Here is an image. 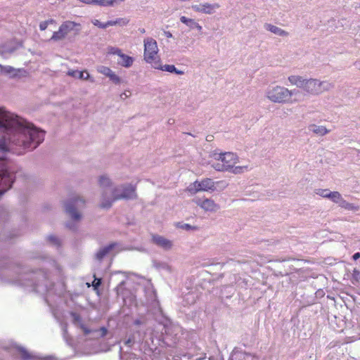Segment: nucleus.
I'll return each mask as SVG.
<instances>
[{"instance_id": "obj_38", "label": "nucleus", "mask_w": 360, "mask_h": 360, "mask_svg": "<svg viewBox=\"0 0 360 360\" xmlns=\"http://www.w3.org/2000/svg\"><path fill=\"white\" fill-rule=\"evenodd\" d=\"M47 241L52 245L56 247H60L61 245V243L60 239L53 235H49L47 236Z\"/></svg>"}, {"instance_id": "obj_47", "label": "nucleus", "mask_w": 360, "mask_h": 360, "mask_svg": "<svg viewBox=\"0 0 360 360\" xmlns=\"http://www.w3.org/2000/svg\"><path fill=\"white\" fill-rule=\"evenodd\" d=\"M247 166H243V167H240V166H238V167H233V173L234 174H240V173H243L244 169H247Z\"/></svg>"}, {"instance_id": "obj_36", "label": "nucleus", "mask_w": 360, "mask_h": 360, "mask_svg": "<svg viewBox=\"0 0 360 360\" xmlns=\"http://www.w3.org/2000/svg\"><path fill=\"white\" fill-rule=\"evenodd\" d=\"M191 194H195L196 193L200 191L199 188V181L196 180L193 183H191L186 188Z\"/></svg>"}, {"instance_id": "obj_4", "label": "nucleus", "mask_w": 360, "mask_h": 360, "mask_svg": "<svg viewBox=\"0 0 360 360\" xmlns=\"http://www.w3.org/2000/svg\"><path fill=\"white\" fill-rule=\"evenodd\" d=\"M15 180V174L5 162L0 160V198L12 187Z\"/></svg>"}, {"instance_id": "obj_7", "label": "nucleus", "mask_w": 360, "mask_h": 360, "mask_svg": "<svg viewBox=\"0 0 360 360\" xmlns=\"http://www.w3.org/2000/svg\"><path fill=\"white\" fill-rule=\"evenodd\" d=\"M158 53L157 41L153 38L144 39V59L148 63H152L155 56Z\"/></svg>"}, {"instance_id": "obj_44", "label": "nucleus", "mask_w": 360, "mask_h": 360, "mask_svg": "<svg viewBox=\"0 0 360 360\" xmlns=\"http://www.w3.org/2000/svg\"><path fill=\"white\" fill-rule=\"evenodd\" d=\"M95 333H98V337L103 338L108 334V330L105 327L103 326L98 330H95Z\"/></svg>"}, {"instance_id": "obj_26", "label": "nucleus", "mask_w": 360, "mask_h": 360, "mask_svg": "<svg viewBox=\"0 0 360 360\" xmlns=\"http://www.w3.org/2000/svg\"><path fill=\"white\" fill-rule=\"evenodd\" d=\"M153 266L155 267L158 270H165L168 272H172V269L170 265H169L167 263L164 262H160L158 260H153Z\"/></svg>"}, {"instance_id": "obj_31", "label": "nucleus", "mask_w": 360, "mask_h": 360, "mask_svg": "<svg viewBox=\"0 0 360 360\" xmlns=\"http://www.w3.org/2000/svg\"><path fill=\"white\" fill-rule=\"evenodd\" d=\"M117 0H91V4L99 5L103 6H112Z\"/></svg>"}, {"instance_id": "obj_56", "label": "nucleus", "mask_w": 360, "mask_h": 360, "mask_svg": "<svg viewBox=\"0 0 360 360\" xmlns=\"http://www.w3.org/2000/svg\"><path fill=\"white\" fill-rule=\"evenodd\" d=\"M193 201L195 202L197 205L200 206L202 208V203L203 202V200L198 198L194 199Z\"/></svg>"}, {"instance_id": "obj_57", "label": "nucleus", "mask_w": 360, "mask_h": 360, "mask_svg": "<svg viewBox=\"0 0 360 360\" xmlns=\"http://www.w3.org/2000/svg\"><path fill=\"white\" fill-rule=\"evenodd\" d=\"M128 92L129 93V94H127V91H124V93L121 94H120V98L122 99H125L126 98H127L131 94L129 91H128Z\"/></svg>"}, {"instance_id": "obj_48", "label": "nucleus", "mask_w": 360, "mask_h": 360, "mask_svg": "<svg viewBox=\"0 0 360 360\" xmlns=\"http://www.w3.org/2000/svg\"><path fill=\"white\" fill-rule=\"evenodd\" d=\"M300 79H301L300 76H295V75H292L288 77L289 82L291 84H295V85H296L297 82L300 81Z\"/></svg>"}, {"instance_id": "obj_17", "label": "nucleus", "mask_w": 360, "mask_h": 360, "mask_svg": "<svg viewBox=\"0 0 360 360\" xmlns=\"http://www.w3.org/2000/svg\"><path fill=\"white\" fill-rule=\"evenodd\" d=\"M60 32H64L66 35L72 30L75 31V34H79L81 30V25L72 21H65L60 26Z\"/></svg>"}, {"instance_id": "obj_6", "label": "nucleus", "mask_w": 360, "mask_h": 360, "mask_svg": "<svg viewBox=\"0 0 360 360\" xmlns=\"http://www.w3.org/2000/svg\"><path fill=\"white\" fill-rule=\"evenodd\" d=\"M112 195L114 200H136L137 194L136 193V186L131 184H121L115 187L112 190Z\"/></svg>"}, {"instance_id": "obj_21", "label": "nucleus", "mask_w": 360, "mask_h": 360, "mask_svg": "<svg viewBox=\"0 0 360 360\" xmlns=\"http://www.w3.org/2000/svg\"><path fill=\"white\" fill-rule=\"evenodd\" d=\"M264 27H265V29L266 30L270 31L271 32H272V33H274L275 34H277L278 36H281V37H287V36H288V32L281 29L278 27L273 25L271 24L265 23L264 24Z\"/></svg>"}, {"instance_id": "obj_55", "label": "nucleus", "mask_w": 360, "mask_h": 360, "mask_svg": "<svg viewBox=\"0 0 360 360\" xmlns=\"http://www.w3.org/2000/svg\"><path fill=\"white\" fill-rule=\"evenodd\" d=\"M66 227L70 230H75L76 226L72 222H67L65 224Z\"/></svg>"}, {"instance_id": "obj_29", "label": "nucleus", "mask_w": 360, "mask_h": 360, "mask_svg": "<svg viewBox=\"0 0 360 360\" xmlns=\"http://www.w3.org/2000/svg\"><path fill=\"white\" fill-rule=\"evenodd\" d=\"M162 70L169 72L170 73H174L178 75H182L184 74V71L176 69V68L174 65H164L162 66Z\"/></svg>"}, {"instance_id": "obj_54", "label": "nucleus", "mask_w": 360, "mask_h": 360, "mask_svg": "<svg viewBox=\"0 0 360 360\" xmlns=\"http://www.w3.org/2000/svg\"><path fill=\"white\" fill-rule=\"evenodd\" d=\"M48 27V22L46 21H42L39 23V29L41 31L45 30Z\"/></svg>"}, {"instance_id": "obj_10", "label": "nucleus", "mask_w": 360, "mask_h": 360, "mask_svg": "<svg viewBox=\"0 0 360 360\" xmlns=\"http://www.w3.org/2000/svg\"><path fill=\"white\" fill-rule=\"evenodd\" d=\"M0 74L8 76L11 79H19L27 75V72L23 68H14L10 65L0 64Z\"/></svg>"}, {"instance_id": "obj_33", "label": "nucleus", "mask_w": 360, "mask_h": 360, "mask_svg": "<svg viewBox=\"0 0 360 360\" xmlns=\"http://www.w3.org/2000/svg\"><path fill=\"white\" fill-rule=\"evenodd\" d=\"M61 32L60 27H59L58 30L57 32H54L53 33V35L51 37V39H49V41H57L63 40V39H65L66 37V34L64 32Z\"/></svg>"}, {"instance_id": "obj_53", "label": "nucleus", "mask_w": 360, "mask_h": 360, "mask_svg": "<svg viewBox=\"0 0 360 360\" xmlns=\"http://www.w3.org/2000/svg\"><path fill=\"white\" fill-rule=\"evenodd\" d=\"M305 82H307V79H304L301 77V79L297 82L296 85L297 87L302 88L304 89Z\"/></svg>"}, {"instance_id": "obj_39", "label": "nucleus", "mask_w": 360, "mask_h": 360, "mask_svg": "<svg viewBox=\"0 0 360 360\" xmlns=\"http://www.w3.org/2000/svg\"><path fill=\"white\" fill-rule=\"evenodd\" d=\"M217 171H229L231 169V165L224 164V162H217L213 165Z\"/></svg>"}, {"instance_id": "obj_62", "label": "nucleus", "mask_w": 360, "mask_h": 360, "mask_svg": "<svg viewBox=\"0 0 360 360\" xmlns=\"http://www.w3.org/2000/svg\"><path fill=\"white\" fill-rule=\"evenodd\" d=\"M237 352H238V349L237 347H235L231 353V356L236 354Z\"/></svg>"}, {"instance_id": "obj_25", "label": "nucleus", "mask_w": 360, "mask_h": 360, "mask_svg": "<svg viewBox=\"0 0 360 360\" xmlns=\"http://www.w3.org/2000/svg\"><path fill=\"white\" fill-rule=\"evenodd\" d=\"M308 129L309 131L320 136H323L328 132L325 127L317 126L316 124H310L308 127Z\"/></svg>"}, {"instance_id": "obj_51", "label": "nucleus", "mask_w": 360, "mask_h": 360, "mask_svg": "<svg viewBox=\"0 0 360 360\" xmlns=\"http://www.w3.org/2000/svg\"><path fill=\"white\" fill-rule=\"evenodd\" d=\"M149 293L150 294L151 299L148 300L151 304H153V302H157V295L155 290H150Z\"/></svg>"}, {"instance_id": "obj_60", "label": "nucleus", "mask_w": 360, "mask_h": 360, "mask_svg": "<svg viewBox=\"0 0 360 360\" xmlns=\"http://www.w3.org/2000/svg\"><path fill=\"white\" fill-rule=\"evenodd\" d=\"M174 122H175L174 119H173V118H169V119L168 120V121H167V123H168L169 124H174Z\"/></svg>"}, {"instance_id": "obj_18", "label": "nucleus", "mask_w": 360, "mask_h": 360, "mask_svg": "<svg viewBox=\"0 0 360 360\" xmlns=\"http://www.w3.org/2000/svg\"><path fill=\"white\" fill-rule=\"evenodd\" d=\"M220 183L222 182H214L212 179L206 178L199 181V188L200 191H214L216 190L215 184H219Z\"/></svg>"}, {"instance_id": "obj_50", "label": "nucleus", "mask_w": 360, "mask_h": 360, "mask_svg": "<svg viewBox=\"0 0 360 360\" xmlns=\"http://www.w3.org/2000/svg\"><path fill=\"white\" fill-rule=\"evenodd\" d=\"M352 276L355 281L359 282L360 281V271L354 269L353 271Z\"/></svg>"}, {"instance_id": "obj_11", "label": "nucleus", "mask_w": 360, "mask_h": 360, "mask_svg": "<svg viewBox=\"0 0 360 360\" xmlns=\"http://www.w3.org/2000/svg\"><path fill=\"white\" fill-rule=\"evenodd\" d=\"M118 245V243L112 242L109 244L101 247L99 250L94 254V260L101 264L103 259L108 256L112 250Z\"/></svg>"}, {"instance_id": "obj_32", "label": "nucleus", "mask_w": 360, "mask_h": 360, "mask_svg": "<svg viewBox=\"0 0 360 360\" xmlns=\"http://www.w3.org/2000/svg\"><path fill=\"white\" fill-rule=\"evenodd\" d=\"M99 185L103 188H108L112 186L110 179L106 175H101L98 180Z\"/></svg>"}, {"instance_id": "obj_37", "label": "nucleus", "mask_w": 360, "mask_h": 360, "mask_svg": "<svg viewBox=\"0 0 360 360\" xmlns=\"http://www.w3.org/2000/svg\"><path fill=\"white\" fill-rule=\"evenodd\" d=\"M128 22V20H126V19L124 18H118L115 20H108L105 22L106 28L108 26H112L116 25H127Z\"/></svg>"}, {"instance_id": "obj_41", "label": "nucleus", "mask_w": 360, "mask_h": 360, "mask_svg": "<svg viewBox=\"0 0 360 360\" xmlns=\"http://www.w3.org/2000/svg\"><path fill=\"white\" fill-rule=\"evenodd\" d=\"M96 70L99 73H101L106 77H108L109 75V74L112 72V70L110 68L104 66V65L97 66Z\"/></svg>"}, {"instance_id": "obj_16", "label": "nucleus", "mask_w": 360, "mask_h": 360, "mask_svg": "<svg viewBox=\"0 0 360 360\" xmlns=\"http://www.w3.org/2000/svg\"><path fill=\"white\" fill-rule=\"evenodd\" d=\"M191 8L196 12L205 14H212L215 12L216 9L219 8V5L218 4H210L206 3L202 5H193Z\"/></svg>"}, {"instance_id": "obj_52", "label": "nucleus", "mask_w": 360, "mask_h": 360, "mask_svg": "<svg viewBox=\"0 0 360 360\" xmlns=\"http://www.w3.org/2000/svg\"><path fill=\"white\" fill-rule=\"evenodd\" d=\"M146 323V320L143 319H137L134 321V324L135 326H141Z\"/></svg>"}, {"instance_id": "obj_24", "label": "nucleus", "mask_w": 360, "mask_h": 360, "mask_svg": "<svg viewBox=\"0 0 360 360\" xmlns=\"http://www.w3.org/2000/svg\"><path fill=\"white\" fill-rule=\"evenodd\" d=\"M67 75L84 80H87L90 77V75L87 71L69 70Z\"/></svg>"}, {"instance_id": "obj_64", "label": "nucleus", "mask_w": 360, "mask_h": 360, "mask_svg": "<svg viewBox=\"0 0 360 360\" xmlns=\"http://www.w3.org/2000/svg\"><path fill=\"white\" fill-rule=\"evenodd\" d=\"M45 21L48 22V25L49 24H52V23L55 22V20L53 19H49V20H45Z\"/></svg>"}, {"instance_id": "obj_14", "label": "nucleus", "mask_w": 360, "mask_h": 360, "mask_svg": "<svg viewBox=\"0 0 360 360\" xmlns=\"http://www.w3.org/2000/svg\"><path fill=\"white\" fill-rule=\"evenodd\" d=\"M151 241L153 244L165 250H171L173 245L170 240L158 234H152Z\"/></svg>"}, {"instance_id": "obj_8", "label": "nucleus", "mask_w": 360, "mask_h": 360, "mask_svg": "<svg viewBox=\"0 0 360 360\" xmlns=\"http://www.w3.org/2000/svg\"><path fill=\"white\" fill-rule=\"evenodd\" d=\"M108 53L112 55H117L120 60H117V64L124 68H130L134 62V58L122 52V50L117 47L109 46L108 48Z\"/></svg>"}, {"instance_id": "obj_30", "label": "nucleus", "mask_w": 360, "mask_h": 360, "mask_svg": "<svg viewBox=\"0 0 360 360\" xmlns=\"http://www.w3.org/2000/svg\"><path fill=\"white\" fill-rule=\"evenodd\" d=\"M175 226L179 229H184L188 231H195L199 229L197 226H192L184 222H176Z\"/></svg>"}, {"instance_id": "obj_27", "label": "nucleus", "mask_w": 360, "mask_h": 360, "mask_svg": "<svg viewBox=\"0 0 360 360\" xmlns=\"http://www.w3.org/2000/svg\"><path fill=\"white\" fill-rule=\"evenodd\" d=\"M337 203H338L341 207L345 208L348 210H359V207L355 206L352 203H349V202H347L342 197L340 199V201H338Z\"/></svg>"}, {"instance_id": "obj_35", "label": "nucleus", "mask_w": 360, "mask_h": 360, "mask_svg": "<svg viewBox=\"0 0 360 360\" xmlns=\"http://www.w3.org/2000/svg\"><path fill=\"white\" fill-rule=\"evenodd\" d=\"M109 80L115 85L120 84L123 82V80L117 75L112 70L108 76Z\"/></svg>"}, {"instance_id": "obj_63", "label": "nucleus", "mask_w": 360, "mask_h": 360, "mask_svg": "<svg viewBox=\"0 0 360 360\" xmlns=\"http://www.w3.org/2000/svg\"><path fill=\"white\" fill-rule=\"evenodd\" d=\"M80 1L86 4H91V0H79Z\"/></svg>"}, {"instance_id": "obj_22", "label": "nucleus", "mask_w": 360, "mask_h": 360, "mask_svg": "<svg viewBox=\"0 0 360 360\" xmlns=\"http://www.w3.org/2000/svg\"><path fill=\"white\" fill-rule=\"evenodd\" d=\"M180 21L186 25L190 29L196 28L200 32L202 30V26L196 22L193 19L188 18L186 16H181L180 18Z\"/></svg>"}, {"instance_id": "obj_58", "label": "nucleus", "mask_w": 360, "mask_h": 360, "mask_svg": "<svg viewBox=\"0 0 360 360\" xmlns=\"http://www.w3.org/2000/svg\"><path fill=\"white\" fill-rule=\"evenodd\" d=\"M360 258V252H356L352 255V259L356 261Z\"/></svg>"}, {"instance_id": "obj_5", "label": "nucleus", "mask_w": 360, "mask_h": 360, "mask_svg": "<svg viewBox=\"0 0 360 360\" xmlns=\"http://www.w3.org/2000/svg\"><path fill=\"white\" fill-rule=\"evenodd\" d=\"M84 204L85 200L82 197H72L64 201V210L74 221H79L82 219V214L77 211V207Z\"/></svg>"}, {"instance_id": "obj_28", "label": "nucleus", "mask_w": 360, "mask_h": 360, "mask_svg": "<svg viewBox=\"0 0 360 360\" xmlns=\"http://www.w3.org/2000/svg\"><path fill=\"white\" fill-rule=\"evenodd\" d=\"M18 236V233L15 231H8L4 234V238H1V240L5 243H13V239Z\"/></svg>"}, {"instance_id": "obj_15", "label": "nucleus", "mask_w": 360, "mask_h": 360, "mask_svg": "<svg viewBox=\"0 0 360 360\" xmlns=\"http://www.w3.org/2000/svg\"><path fill=\"white\" fill-rule=\"evenodd\" d=\"M18 353L20 355L21 360H51L52 356H47L46 358H41L37 356L33 355L30 353L25 347L16 345L14 347Z\"/></svg>"}, {"instance_id": "obj_3", "label": "nucleus", "mask_w": 360, "mask_h": 360, "mask_svg": "<svg viewBox=\"0 0 360 360\" xmlns=\"http://www.w3.org/2000/svg\"><path fill=\"white\" fill-rule=\"evenodd\" d=\"M295 92V90L290 91L283 86H276L269 88L266 95L271 101L281 103L288 102Z\"/></svg>"}, {"instance_id": "obj_34", "label": "nucleus", "mask_w": 360, "mask_h": 360, "mask_svg": "<svg viewBox=\"0 0 360 360\" xmlns=\"http://www.w3.org/2000/svg\"><path fill=\"white\" fill-rule=\"evenodd\" d=\"M62 330H63V338L65 340L66 342L68 343V345H72V338L70 336L68 332V323H64L62 326Z\"/></svg>"}, {"instance_id": "obj_45", "label": "nucleus", "mask_w": 360, "mask_h": 360, "mask_svg": "<svg viewBox=\"0 0 360 360\" xmlns=\"http://www.w3.org/2000/svg\"><path fill=\"white\" fill-rule=\"evenodd\" d=\"M124 343L128 347H132L135 343V338L133 335H130L127 340L124 341Z\"/></svg>"}, {"instance_id": "obj_9", "label": "nucleus", "mask_w": 360, "mask_h": 360, "mask_svg": "<svg viewBox=\"0 0 360 360\" xmlns=\"http://www.w3.org/2000/svg\"><path fill=\"white\" fill-rule=\"evenodd\" d=\"M23 46L22 41H18L15 39L0 45V56L7 58L8 55L13 53L17 49Z\"/></svg>"}, {"instance_id": "obj_19", "label": "nucleus", "mask_w": 360, "mask_h": 360, "mask_svg": "<svg viewBox=\"0 0 360 360\" xmlns=\"http://www.w3.org/2000/svg\"><path fill=\"white\" fill-rule=\"evenodd\" d=\"M316 193L323 198L331 200L333 202H338L341 198V194L338 191H330L328 189H319Z\"/></svg>"}, {"instance_id": "obj_42", "label": "nucleus", "mask_w": 360, "mask_h": 360, "mask_svg": "<svg viewBox=\"0 0 360 360\" xmlns=\"http://www.w3.org/2000/svg\"><path fill=\"white\" fill-rule=\"evenodd\" d=\"M70 316L72 318V323L75 326H78L80 324V323H82V317H81V316L78 313L74 312V311H71L70 312Z\"/></svg>"}, {"instance_id": "obj_46", "label": "nucleus", "mask_w": 360, "mask_h": 360, "mask_svg": "<svg viewBox=\"0 0 360 360\" xmlns=\"http://www.w3.org/2000/svg\"><path fill=\"white\" fill-rule=\"evenodd\" d=\"M78 326L82 330L85 335H88L92 332V330L87 328L83 323H80Z\"/></svg>"}, {"instance_id": "obj_59", "label": "nucleus", "mask_w": 360, "mask_h": 360, "mask_svg": "<svg viewBox=\"0 0 360 360\" xmlns=\"http://www.w3.org/2000/svg\"><path fill=\"white\" fill-rule=\"evenodd\" d=\"M164 34L167 38H172L173 37L172 34L169 31H165Z\"/></svg>"}, {"instance_id": "obj_61", "label": "nucleus", "mask_w": 360, "mask_h": 360, "mask_svg": "<svg viewBox=\"0 0 360 360\" xmlns=\"http://www.w3.org/2000/svg\"><path fill=\"white\" fill-rule=\"evenodd\" d=\"M125 284V281H122L119 285L116 288L117 290L118 291L119 288L122 287V285H124Z\"/></svg>"}, {"instance_id": "obj_1", "label": "nucleus", "mask_w": 360, "mask_h": 360, "mask_svg": "<svg viewBox=\"0 0 360 360\" xmlns=\"http://www.w3.org/2000/svg\"><path fill=\"white\" fill-rule=\"evenodd\" d=\"M0 132L4 134L0 139V151L3 153L9 151L11 145L33 150L44 141L46 133L35 126L23 125L18 116L4 108H0Z\"/></svg>"}, {"instance_id": "obj_49", "label": "nucleus", "mask_w": 360, "mask_h": 360, "mask_svg": "<svg viewBox=\"0 0 360 360\" xmlns=\"http://www.w3.org/2000/svg\"><path fill=\"white\" fill-rule=\"evenodd\" d=\"M92 23L99 27V28H102V29H105L106 28V25L105 23H103L101 22H100L98 20H94L92 21Z\"/></svg>"}, {"instance_id": "obj_43", "label": "nucleus", "mask_w": 360, "mask_h": 360, "mask_svg": "<svg viewBox=\"0 0 360 360\" xmlns=\"http://www.w3.org/2000/svg\"><path fill=\"white\" fill-rule=\"evenodd\" d=\"M152 63H153V67L155 69H158V70H162V68L163 65H161L160 59L158 57L155 56V59H154V60L152 61Z\"/></svg>"}, {"instance_id": "obj_23", "label": "nucleus", "mask_w": 360, "mask_h": 360, "mask_svg": "<svg viewBox=\"0 0 360 360\" xmlns=\"http://www.w3.org/2000/svg\"><path fill=\"white\" fill-rule=\"evenodd\" d=\"M219 206L214 202L213 200L205 198L202 203V208L205 211L214 212L217 210Z\"/></svg>"}, {"instance_id": "obj_13", "label": "nucleus", "mask_w": 360, "mask_h": 360, "mask_svg": "<svg viewBox=\"0 0 360 360\" xmlns=\"http://www.w3.org/2000/svg\"><path fill=\"white\" fill-rule=\"evenodd\" d=\"M214 156L216 160H221L222 162H224V164L230 165L231 169L233 168L238 160L236 154L230 152L219 154L215 153Z\"/></svg>"}, {"instance_id": "obj_20", "label": "nucleus", "mask_w": 360, "mask_h": 360, "mask_svg": "<svg viewBox=\"0 0 360 360\" xmlns=\"http://www.w3.org/2000/svg\"><path fill=\"white\" fill-rule=\"evenodd\" d=\"M116 201L114 200V196L111 194H109L106 191H103L101 194V202L100 207L103 209H110L112 202Z\"/></svg>"}, {"instance_id": "obj_2", "label": "nucleus", "mask_w": 360, "mask_h": 360, "mask_svg": "<svg viewBox=\"0 0 360 360\" xmlns=\"http://www.w3.org/2000/svg\"><path fill=\"white\" fill-rule=\"evenodd\" d=\"M0 281L32 287L33 291L41 295L53 293L55 285L44 269L25 271L12 263L2 251L0 252Z\"/></svg>"}, {"instance_id": "obj_12", "label": "nucleus", "mask_w": 360, "mask_h": 360, "mask_svg": "<svg viewBox=\"0 0 360 360\" xmlns=\"http://www.w3.org/2000/svg\"><path fill=\"white\" fill-rule=\"evenodd\" d=\"M322 85L323 82L318 79H307V82H304V90L311 94H319L323 90Z\"/></svg>"}, {"instance_id": "obj_40", "label": "nucleus", "mask_w": 360, "mask_h": 360, "mask_svg": "<svg viewBox=\"0 0 360 360\" xmlns=\"http://www.w3.org/2000/svg\"><path fill=\"white\" fill-rule=\"evenodd\" d=\"M94 281L91 283V285L93 287V289L98 293L99 291V287L101 285L103 280L102 278H97L96 275H94Z\"/></svg>"}]
</instances>
